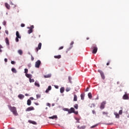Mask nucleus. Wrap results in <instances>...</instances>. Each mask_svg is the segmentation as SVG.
I'll return each instance as SVG.
<instances>
[{
  "label": "nucleus",
  "instance_id": "1",
  "mask_svg": "<svg viewBox=\"0 0 129 129\" xmlns=\"http://www.w3.org/2000/svg\"><path fill=\"white\" fill-rule=\"evenodd\" d=\"M8 107L10 110L13 113L14 115H19V114L17 111V108H16V107H12L11 105H8Z\"/></svg>",
  "mask_w": 129,
  "mask_h": 129
},
{
  "label": "nucleus",
  "instance_id": "2",
  "mask_svg": "<svg viewBox=\"0 0 129 129\" xmlns=\"http://www.w3.org/2000/svg\"><path fill=\"white\" fill-rule=\"evenodd\" d=\"M69 113H75V114H78V111H75V109L73 107H71L70 109H69Z\"/></svg>",
  "mask_w": 129,
  "mask_h": 129
},
{
  "label": "nucleus",
  "instance_id": "3",
  "mask_svg": "<svg viewBox=\"0 0 129 129\" xmlns=\"http://www.w3.org/2000/svg\"><path fill=\"white\" fill-rule=\"evenodd\" d=\"M40 65H41V61L40 60H38L35 62V67H36V68H40Z\"/></svg>",
  "mask_w": 129,
  "mask_h": 129
},
{
  "label": "nucleus",
  "instance_id": "4",
  "mask_svg": "<svg viewBox=\"0 0 129 129\" xmlns=\"http://www.w3.org/2000/svg\"><path fill=\"white\" fill-rule=\"evenodd\" d=\"M41 48H42V43H39L38 44V47L35 49L36 52L38 53V51H39V50H41Z\"/></svg>",
  "mask_w": 129,
  "mask_h": 129
},
{
  "label": "nucleus",
  "instance_id": "5",
  "mask_svg": "<svg viewBox=\"0 0 129 129\" xmlns=\"http://www.w3.org/2000/svg\"><path fill=\"white\" fill-rule=\"evenodd\" d=\"M97 47H96V46H93V51L92 53L93 54H96V53L97 52Z\"/></svg>",
  "mask_w": 129,
  "mask_h": 129
},
{
  "label": "nucleus",
  "instance_id": "6",
  "mask_svg": "<svg viewBox=\"0 0 129 129\" xmlns=\"http://www.w3.org/2000/svg\"><path fill=\"white\" fill-rule=\"evenodd\" d=\"M98 72L100 74V75H101L102 79H105V77H104V74H103V72H102V71L98 70Z\"/></svg>",
  "mask_w": 129,
  "mask_h": 129
},
{
  "label": "nucleus",
  "instance_id": "7",
  "mask_svg": "<svg viewBox=\"0 0 129 129\" xmlns=\"http://www.w3.org/2000/svg\"><path fill=\"white\" fill-rule=\"evenodd\" d=\"M35 108L33 106L29 107L26 109V111H31L32 110H34Z\"/></svg>",
  "mask_w": 129,
  "mask_h": 129
},
{
  "label": "nucleus",
  "instance_id": "8",
  "mask_svg": "<svg viewBox=\"0 0 129 129\" xmlns=\"http://www.w3.org/2000/svg\"><path fill=\"white\" fill-rule=\"evenodd\" d=\"M105 106V102H103L101 104L100 109H103L104 108Z\"/></svg>",
  "mask_w": 129,
  "mask_h": 129
},
{
  "label": "nucleus",
  "instance_id": "9",
  "mask_svg": "<svg viewBox=\"0 0 129 129\" xmlns=\"http://www.w3.org/2000/svg\"><path fill=\"white\" fill-rule=\"evenodd\" d=\"M51 89H52V87H51V86H48V88L45 91L46 93H48Z\"/></svg>",
  "mask_w": 129,
  "mask_h": 129
},
{
  "label": "nucleus",
  "instance_id": "10",
  "mask_svg": "<svg viewBox=\"0 0 129 129\" xmlns=\"http://www.w3.org/2000/svg\"><path fill=\"white\" fill-rule=\"evenodd\" d=\"M77 128L78 129H85L86 128V126L83 125V126H77Z\"/></svg>",
  "mask_w": 129,
  "mask_h": 129
},
{
  "label": "nucleus",
  "instance_id": "11",
  "mask_svg": "<svg viewBox=\"0 0 129 129\" xmlns=\"http://www.w3.org/2000/svg\"><path fill=\"white\" fill-rule=\"evenodd\" d=\"M5 42H6L7 45H8V46H9V45H10V41L9 40V38L8 37L6 38Z\"/></svg>",
  "mask_w": 129,
  "mask_h": 129
},
{
  "label": "nucleus",
  "instance_id": "12",
  "mask_svg": "<svg viewBox=\"0 0 129 129\" xmlns=\"http://www.w3.org/2000/svg\"><path fill=\"white\" fill-rule=\"evenodd\" d=\"M123 99H124V100L128 99V95H127V94H124L123 96Z\"/></svg>",
  "mask_w": 129,
  "mask_h": 129
},
{
  "label": "nucleus",
  "instance_id": "13",
  "mask_svg": "<svg viewBox=\"0 0 129 129\" xmlns=\"http://www.w3.org/2000/svg\"><path fill=\"white\" fill-rule=\"evenodd\" d=\"M5 5L6 8H7L8 10H10V9H11V6L8 3H6L5 4Z\"/></svg>",
  "mask_w": 129,
  "mask_h": 129
},
{
  "label": "nucleus",
  "instance_id": "14",
  "mask_svg": "<svg viewBox=\"0 0 129 129\" xmlns=\"http://www.w3.org/2000/svg\"><path fill=\"white\" fill-rule=\"evenodd\" d=\"M24 97H25V96H24L22 94H19L18 95V98L20 99H23L24 98Z\"/></svg>",
  "mask_w": 129,
  "mask_h": 129
},
{
  "label": "nucleus",
  "instance_id": "15",
  "mask_svg": "<svg viewBox=\"0 0 129 129\" xmlns=\"http://www.w3.org/2000/svg\"><path fill=\"white\" fill-rule=\"evenodd\" d=\"M16 37L19 38V39H21V37L20 36V33H19V31L16 32Z\"/></svg>",
  "mask_w": 129,
  "mask_h": 129
},
{
  "label": "nucleus",
  "instance_id": "16",
  "mask_svg": "<svg viewBox=\"0 0 129 129\" xmlns=\"http://www.w3.org/2000/svg\"><path fill=\"white\" fill-rule=\"evenodd\" d=\"M114 114L115 115L116 118H118L119 117V114L117 113V112H114Z\"/></svg>",
  "mask_w": 129,
  "mask_h": 129
},
{
  "label": "nucleus",
  "instance_id": "17",
  "mask_svg": "<svg viewBox=\"0 0 129 129\" xmlns=\"http://www.w3.org/2000/svg\"><path fill=\"white\" fill-rule=\"evenodd\" d=\"M49 118L50 119H55V118H57V115H53L52 116L49 117Z\"/></svg>",
  "mask_w": 129,
  "mask_h": 129
},
{
  "label": "nucleus",
  "instance_id": "18",
  "mask_svg": "<svg viewBox=\"0 0 129 129\" xmlns=\"http://www.w3.org/2000/svg\"><path fill=\"white\" fill-rule=\"evenodd\" d=\"M50 77H51V74H48L44 76V78H50Z\"/></svg>",
  "mask_w": 129,
  "mask_h": 129
},
{
  "label": "nucleus",
  "instance_id": "19",
  "mask_svg": "<svg viewBox=\"0 0 129 129\" xmlns=\"http://www.w3.org/2000/svg\"><path fill=\"white\" fill-rule=\"evenodd\" d=\"M64 90H65V89L64 88V87L60 88V93H63V92H64Z\"/></svg>",
  "mask_w": 129,
  "mask_h": 129
},
{
  "label": "nucleus",
  "instance_id": "20",
  "mask_svg": "<svg viewBox=\"0 0 129 129\" xmlns=\"http://www.w3.org/2000/svg\"><path fill=\"white\" fill-rule=\"evenodd\" d=\"M54 57L55 59H60L61 58V55H54Z\"/></svg>",
  "mask_w": 129,
  "mask_h": 129
},
{
  "label": "nucleus",
  "instance_id": "21",
  "mask_svg": "<svg viewBox=\"0 0 129 129\" xmlns=\"http://www.w3.org/2000/svg\"><path fill=\"white\" fill-rule=\"evenodd\" d=\"M29 122H30V123H32V124H37V122L35 121L29 120Z\"/></svg>",
  "mask_w": 129,
  "mask_h": 129
},
{
  "label": "nucleus",
  "instance_id": "22",
  "mask_svg": "<svg viewBox=\"0 0 129 129\" xmlns=\"http://www.w3.org/2000/svg\"><path fill=\"white\" fill-rule=\"evenodd\" d=\"M25 75H26V77H27V78L31 79V78L32 77V75L31 74H26Z\"/></svg>",
  "mask_w": 129,
  "mask_h": 129
},
{
  "label": "nucleus",
  "instance_id": "23",
  "mask_svg": "<svg viewBox=\"0 0 129 129\" xmlns=\"http://www.w3.org/2000/svg\"><path fill=\"white\" fill-rule=\"evenodd\" d=\"M88 96L89 98H90V99H91V98H92V94H91V93H89L88 94Z\"/></svg>",
  "mask_w": 129,
  "mask_h": 129
},
{
  "label": "nucleus",
  "instance_id": "24",
  "mask_svg": "<svg viewBox=\"0 0 129 129\" xmlns=\"http://www.w3.org/2000/svg\"><path fill=\"white\" fill-rule=\"evenodd\" d=\"M18 53H19L20 55H23V50H22V49H19L18 51Z\"/></svg>",
  "mask_w": 129,
  "mask_h": 129
},
{
  "label": "nucleus",
  "instance_id": "25",
  "mask_svg": "<svg viewBox=\"0 0 129 129\" xmlns=\"http://www.w3.org/2000/svg\"><path fill=\"white\" fill-rule=\"evenodd\" d=\"M74 101H77V96L75 94L74 95Z\"/></svg>",
  "mask_w": 129,
  "mask_h": 129
},
{
  "label": "nucleus",
  "instance_id": "26",
  "mask_svg": "<svg viewBox=\"0 0 129 129\" xmlns=\"http://www.w3.org/2000/svg\"><path fill=\"white\" fill-rule=\"evenodd\" d=\"M84 96H85L84 94H81V98L82 100H84Z\"/></svg>",
  "mask_w": 129,
  "mask_h": 129
},
{
  "label": "nucleus",
  "instance_id": "27",
  "mask_svg": "<svg viewBox=\"0 0 129 129\" xmlns=\"http://www.w3.org/2000/svg\"><path fill=\"white\" fill-rule=\"evenodd\" d=\"M12 71L13 72V73H17V70H16L15 68H12Z\"/></svg>",
  "mask_w": 129,
  "mask_h": 129
},
{
  "label": "nucleus",
  "instance_id": "28",
  "mask_svg": "<svg viewBox=\"0 0 129 129\" xmlns=\"http://www.w3.org/2000/svg\"><path fill=\"white\" fill-rule=\"evenodd\" d=\"M35 86H37V87H40V84H38V82H35Z\"/></svg>",
  "mask_w": 129,
  "mask_h": 129
},
{
  "label": "nucleus",
  "instance_id": "29",
  "mask_svg": "<svg viewBox=\"0 0 129 129\" xmlns=\"http://www.w3.org/2000/svg\"><path fill=\"white\" fill-rule=\"evenodd\" d=\"M78 90H79V86H77L75 87V91H76L77 92L78 91Z\"/></svg>",
  "mask_w": 129,
  "mask_h": 129
},
{
  "label": "nucleus",
  "instance_id": "30",
  "mask_svg": "<svg viewBox=\"0 0 129 129\" xmlns=\"http://www.w3.org/2000/svg\"><path fill=\"white\" fill-rule=\"evenodd\" d=\"M31 100H27V105H31Z\"/></svg>",
  "mask_w": 129,
  "mask_h": 129
},
{
  "label": "nucleus",
  "instance_id": "31",
  "mask_svg": "<svg viewBox=\"0 0 129 129\" xmlns=\"http://www.w3.org/2000/svg\"><path fill=\"white\" fill-rule=\"evenodd\" d=\"M74 107H75L76 109H78V104H75L74 106Z\"/></svg>",
  "mask_w": 129,
  "mask_h": 129
},
{
  "label": "nucleus",
  "instance_id": "32",
  "mask_svg": "<svg viewBox=\"0 0 129 129\" xmlns=\"http://www.w3.org/2000/svg\"><path fill=\"white\" fill-rule=\"evenodd\" d=\"M63 110L64 111H68V113H69V109L67 108H63Z\"/></svg>",
  "mask_w": 129,
  "mask_h": 129
},
{
  "label": "nucleus",
  "instance_id": "33",
  "mask_svg": "<svg viewBox=\"0 0 129 129\" xmlns=\"http://www.w3.org/2000/svg\"><path fill=\"white\" fill-rule=\"evenodd\" d=\"M31 33H33V29H30L28 30V34H31Z\"/></svg>",
  "mask_w": 129,
  "mask_h": 129
},
{
  "label": "nucleus",
  "instance_id": "34",
  "mask_svg": "<svg viewBox=\"0 0 129 129\" xmlns=\"http://www.w3.org/2000/svg\"><path fill=\"white\" fill-rule=\"evenodd\" d=\"M71 80H72V78H71V77H69V81L70 83H72V82H71Z\"/></svg>",
  "mask_w": 129,
  "mask_h": 129
},
{
  "label": "nucleus",
  "instance_id": "35",
  "mask_svg": "<svg viewBox=\"0 0 129 129\" xmlns=\"http://www.w3.org/2000/svg\"><path fill=\"white\" fill-rule=\"evenodd\" d=\"M71 88H67L66 89V91H67V92H69L70 90H71Z\"/></svg>",
  "mask_w": 129,
  "mask_h": 129
},
{
  "label": "nucleus",
  "instance_id": "36",
  "mask_svg": "<svg viewBox=\"0 0 129 129\" xmlns=\"http://www.w3.org/2000/svg\"><path fill=\"white\" fill-rule=\"evenodd\" d=\"M103 115H107L108 114V113L107 112H103Z\"/></svg>",
  "mask_w": 129,
  "mask_h": 129
},
{
  "label": "nucleus",
  "instance_id": "37",
  "mask_svg": "<svg viewBox=\"0 0 129 129\" xmlns=\"http://www.w3.org/2000/svg\"><path fill=\"white\" fill-rule=\"evenodd\" d=\"M24 71V73H25V74H28V69H25Z\"/></svg>",
  "mask_w": 129,
  "mask_h": 129
},
{
  "label": "nucleus",
  "instance_id": "38",
  "mask_svg": "<svg viewBox=\"0 0 129 129\" xmlns=\"http://www.w3.org/2000/svg\"><path fill=\"white\" fill-rule=\"evenodd\" d=\"M96 126H97V124H96V125L91 126L90 128H94V127H96Z\"/></svg>",
  "mask_w": 129,
  "mask_h": 129
},
{
  "label": "nucleus",
  "instance_id": "39",
  "mask_svg": "<svg viewBox=\"0 0 129 129\" xmlns=\"http://www.w3.org/2000/svg\"><path fill=\"white\" fill-rule=\"evenodd\" d=\"M119 114L120 115L122 114V109H121L119 111Z\"/></svg>",
  "mask_w": 129,
  "mask_h": 129
},
{
  "label": "nucleus",
  "instance_id": "40",
  "mask_svg": "<svg viewBox=\"0 0 129 129\" xmlns=\"http://www.w3.org/2000/svg\"><path fill=\"white\" fill-rule=\"evenodd\" d=\"M73 44H74V41H72L70 45L71 46V48H72V47H73Z\"/></svg>",
  "mask_w": 129,
  "mask_h": 129
},
{
  "label": "nucleus",
  "instance_id": "41",
  "mask_svg": "<svg viewBox=\"0 0 129 129\" xmlns=\"http://www.w3.org/2000/svg\"><path fill=\"white\" fill-rule=\"evenodd\" d=\"M3 24L4 26H6V25H7V22H6V21H3Z\"/></svg>",
  "mask_w": 129,
  "mask_h": 129
},
{
  "label": "nucleus",
  "instance_id": "42",
  "mask_svg": "<svg viewBox=\"0 0 129 129\" xmlns=\"http://www.w3.org/2000/svg\"><path fill=\"white\" fill-rule=\"evenodd\" d=\"M1 49H3V46L0 45V52H3V50Z\"/></svg>",
  "mask_w": 129,
  "mask_h": 129
},
{
  "label": "nucleus",
  "instance_id": "43",
  "mask_svg": "<svg viewBox=\"0 0 129 129\" xmlns=\"http://www.w3.org/2000/svg\"><path fill=\"white\" fill-rule=\"evenodd\" d=\"M19 39H20L19 37H16L15 39L16 42H19Z\"/></svg>",
  "mask_w": 129,
  "mask_h": 129
},
{
  "label": "nucleus",
  "instance_id": "44",
  "mask_svg": "<svg viewBox=\"0 0 129 129\" xmlns=\"http://www.w3.org/2000/svg\"><path fill=\"white\" fill-rule=\"evenodd\" d=\"M36 97H37V98H40L41 95H36Z\"/></svg>",
  "mask_w": 129,
  "mask_h": 129
},
{
  "label": "nucleus",
  "instance_id": "45",
  "mask_svg": "<svg viewBox=\"0 0 129 129\" xmlns=\"http://www.w3.org/2000/svg\"><path fill=\"white\" fill-rule=\"evenodd\" d=\"M30 80V82H34L35 81L34 80V79H29Z\"/></svg>",
  "mask_w": 129,
  "mask_h": 129
},
{
  "label": "nucleus",
  "instance_id": "46",
  "mask_svg": "<svg viewBox=\"0 0 129 129\" xmlns=\"http://www.w3.org/2000/svg\"><path fill=\"white\" fill-rule=\"evenodd\" d=\"M47 106H49V107H51V104L49 103H47Z\"/></svg>",
  "mask_w": 129,
  "mask_h": 129
},
{
  "label": "nucleus",
  "instance_id": "47",
  "mask_svg": "<svg viewBox=\"0 0 129 129\" xmlns=\"http://www.w3.org/2000/svg\"><path fill=\"white\" fill-rule=\"evenodd\" d=\"M11 64H16V62L15 61H11Z\"/></svg>",
  "mask_w": 129,
  "mask_h": 129
},
{
  "label": "nucleus",
  "instance_id": "48",
  "mask_svg": "<svg viewBox=\"0 0 129 129\" xmlns=\"http://www.w3.org/2000/svg\"><path fill=\"white\" fill-rule=\"evenodd\" d=\"M63 48H64L63 46H60V47L58 48V50H62V49H63Z\"/></svg>",
  "mask_w": 129,
  "mask_h": 129
},
{
  "label": "nucleus",
  "instance_id": "49",
  "mask_svg": "<svg viewBox=\"0 0 129 129\" xmlns=\"http://www.w3.org/2000/svg\"><path fill=\"white\" fill-rule=\"evenodd\" d=\"M21 27H22V28H24V27H25V24H21Z\"/></svg>",
  "mask_w": 129,
  "mask_h": 129
},
{
  "label": "nucleus",
  "instance_id": "50",
  "mask_svg": "<svg viewBox=\"0 0 129 129\" xmlns=\"http://www.w3.org/2000/svg\"><path fill=\"white\" fill-rule=\"evenodd\" d=\"M5 33H6V34H7V35H9V31L6 30Z\"/></svg>",
  "mask_w": 129,
  "mask_h": 129
},
{
  "label": "nucleus",
  "instance_id": "51",
  "mask_svg": "<svg viewBox=\"0 0 129 129\" xmlns=\"http://www.w3.org/2000/svg\"><path fill=\"white\" fill-rule=\"evenodd\" d=\"M54 87H55V88H56V89H58V88H59V87H58V86H56V85L54 86Z\"/></svg>",
  "mask_w": 129,
  "mask_h": 129
},
{
  "label": "nucleus",
  "instance_id": "52",
  "mask_svg": "<svg viewBox=\"0 0 129 129\" xmlns=\"http://www.w3.org/2000/svg\"><path fill=\"white\" fill-rule=\"evenodd\" d=\"M34 57H33V55H31V60L32 61H34Z\"/></svg>",
  "mask_w": 129,
  "mask_h": 129
},
{
  "label": "nucleus",
  "instance_id": "53",
  "mask_svg": "<svg viewBox=\"0 0 129 129\" xmlns=\"http://www.w3.org/2000/svg\"><path fill=\"white\" fill-rule=\"evenodd\" d=\"M109 63H110V61H109L108 62H107L106 65L108 66V65H109Z\"/></svg>",
  "mask_w": 129,
  "mask_h": 129
},
{
  "label": "nucleus",
  "instance_id": "54",
  "mask_svg": "<svg viewBox=\"0 0 129 129\" xmlns=\"http://www.w3.org/2000/svg\"><path fill=\"white\" fill-rule=\"evenodd\" d=\"M30 29H32V30H33L34 29V26L33 25L31 26V28Z\"/></svg>",
  "mask_w": 129,
  "mask_h": 129
},
{
  "label": "nucleus",
  "instance_id": "55",
  "mask_svg": "<svg viewBox=\"0 0 129 129\" xmlns=\"http://www.w3.org/2000/svg\"><path fill=\"white\" fill-rule=\"evenodd\" d=\"M5 62H8V59L7 58H5Z\"/></svg>",
  "mask_w": 129,
  "mask_h": 129
},
{
  "label": "nucleus",
  "instance_id": "56",
  "mask_svg": "<svg viewBox=\"0 0 129 129\" xmlns=\"http://www.w3.org/2000/svg\"><path fill=\"white\" fill-rule=\"evenodd\" d=\"M92 113H93V114H94V113H95V111L93 110V111H92Z\"/></svg>",
  "mask_w": 129,
  "mask_h": 129
},
{
  "label": "nucleus",
  "instance_id": "57",
  "mask_svg": "<svg viewBox=\"0 0 129 129\" xmlns=\"http://www.w3.org/2000/svg\"><path fill=\"white\" fill-rule=\"evenodd\" d=\"M25 96H29V94H25Z\"/></svg>",
  "mask_w": 129,
  "mask_h": 129
},
{
  "label": "nucleus",
  "instance_id": "58",
  "mask_svg": "<svg viewBox=\"0 0 129 129\" xmlns=\"http://www.w3.org/2000/svg\"><path fill=\"white\" fill-rule=\"evenodd\" d=\"M89 89V88H87L86 89V91H88Z\"/></svg>",
  "mask_w": 129,
  "mask_h": 129
},
{
  "label": "nucleus",
  "instance_id": "59",
  "mask_svg": "<svg viewBox=\"0 0 129 129\" xmlns=\"http://www.w3.org/2000/svg\"><path fill=\"white\" fill-rule=\"evenodd\" d=\"M31 98V99H32V100H33V99H34V98H33V97H31V98Z\"/></svg>",
  "mask_w": 129,
  "mask_h": 129
},
{
  "label": "nucleus",
  "instance_id": "60",
  "mask_svg": "<svg viewBox=\"0 0 129 129\" xmlns=\"http://www.w3.org/2000/svg\"><path fill=\"white\" fill-rule=\"evenodd\" d=\"M87 40H89V37H87Z\"/></svg>",
  "mask_w": 129,
  "mask_h": 129
},
{
  "label": "nucleus",
  "instance_id": "61",
  "mask_svg": "<svg viewBox=\"0 0 129 129\" xmlns=\"http://www.w3.org/2000/svg\"><path fill=\"white\" fill-rule=\"evenodd\" d=\"M35 104H36V105H38V103H35Z\"/></svg>",
  "mask_w": 129,
  "mask_h": 129
},
{
  "label": "nucleus",
  "instance_id": "62",
  "mask_svg": "<svg viewBox=\"0 0 129 129\" xmlns=\"http://www.w3.org/2000/svg\"><path fill=\"white\" fill-rule=\"evenodd\" d=\"M45 109H48V107H46V108H45Z\"/></svg>",
  "mask_w": 129,
  "mask_h": 129
},
{
  "label": "nucleus",
  "instance_id": "63",
  "mask_svg": "<svg viewBox=\"0 0 129 129\" xmlns=\"http://www.w3.org/2000/svg\"><path fill=\"white\" fill-rule=\"evenodd\" d=\"M28 67H30V65H29V64H28Z\"/></svg>",
  "mask_w": 129,
  "mask_h": 129
},
{
  "label": "nucleus",
  "instance_id": "64",
  "mask_svg": "<svg viewBox=\"0 0 129 129\" xmlns=\"http://www.w3.org/2000/svg\"><path fill=\"white\" fill-rule=\"evenodd\" d=\"M10 129H15V128H11Z\"/></svg>",
  "mask_w": 129,
  "mask_h": 129
}]
</instances>
